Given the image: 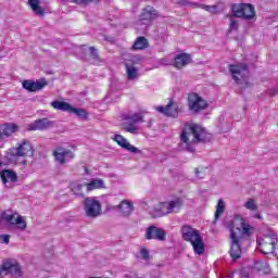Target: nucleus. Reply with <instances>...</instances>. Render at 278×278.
<instances>
[{
    "label": "nucleus",
    "mask_w": 278,
    "mask_h": 278,
    "mask_svg": "<svg viewBox=\"0 0 278 278\" xmlns=\"http://www.w3.org/2000/svg\"><path fill=\"white\" fill-rule=\"evenodd\" d=\"M212 135L199 124L187 122L180 132V144L189 153L197 151V144L210 142Z\"/></svg>",
    "instance_id": "f257e3e1"
},
{
    "label": "nucleus",
    "mask_w": 278,
    "mask_h": 278,
    "mask_svg": "<svg viewBox=\"0 0 278 278\" xmlns=\"http://www.w3.org/2000/svg\"><path fill=\"white\" fill-rule=\"evenodd\" d=\"M244 236H251V226L244 222L240 215H236L230 227V257L233 262H238L242 257V248L240 240Z\"/></svg>",
    "instance_id": "f03ea898"
},
{
    "label": "nucleus",
    "mask_w": 278,
    "mask_h": 278,
    "mask_svg": "<svg viewBox=\"0 0 278 278\" xmlns=\"http://www.w3.org/2000/svg\"><path fill=\"white\" fill-rule=\"evenodd\" d=\"M180 233L185 242H190L195 255H203L205 253V243L201 232L190 225H184L180 228Z\"/></svg>",
    "instance_id": "7ed1b4c3"
},
{
    "label": "nucleus",
    "mask_w": 278,
    "mask_h": 278,
    "mask_svg": "<svg viewBox=\"0 0 278 278\" xmlns=\"http://www.w3.org/2000/svg\"><path fill=\"white\" fill-rule=\"evenodd\" d=\"M232 16L242 21H255V7L248 3L232 4Z\"/></svg>",
    "instance_id": "20e7f679"
},
{
    "label": "nucleus",
    "mask_w": 278,
    "mask_h": 278,
    "mask_svg": "<svg viewBox=\"0 0 278 278\" xmlns=\"http://www.w3.org/2000/svg\"><path fill=\"white\" fill-rule=\"evenodd\" d=\"M85 216L87 218H99L103 214L101 202L94 198H86L83 202Z\"/></svg>",
    "instance_id": "39448f33"
},
{
    "label": "nucleus",
    "mask_w": 278,
    "mask_h": 278,
    "mask_svg": "<svg viewBox=\"0 0 278 278\" xmlns=\"http://www.w3.org/2000/svg\"><path fill=\"white\" fill-rule=\"evenodd\" d=\"M125 121L126 122L123 123L124 131L136 136L140 134V126H138V123H144V115H142V113H135L132 115L126 116Z\"/></svg>",
    "instance_id": "423d86ee"
},
{
    "label": "nucleus",
    "mask_w": 278,
    "mask_h": 278,
    "mask_svg": "<svg viewBox=\"0 0 278 278\" xmlns=\"http://www.w3.org/2000/svg\"><path fill=\"white\" fill-rule=\"evenodd\" d=\"M229 72L236 84H240V81L249 77V65L245 63L231 64Z\"/></svg>",
    "instance_id": "0eeeda50"
},
{
    "label": "nucleus",
    "mask_w": 278,
    "mask_h": 278,
    "mask_svg": "<svg viewBox=\"0 0 278 278\" xmlns=\"http://www.w3.org/2000/svg\"><path fill=\"white\" fill-rule=\"evenodd\" d=\"M10 153L15 160H18V157H31L34 155V147L29 141L24 140L17 148H12Z\"/></svg>",
    "instance_id": "6e6552de"
},
{
    "label": "nucleus",
    "mask_w": 278,
    "mask_h": 278,
    "mask_svg": "<svg viewBox=\"0 0 278 278\" xmlns=\"http://www.w3.org/2000/svg\"><path fill=\"white\" fill-rule=\"evenodd\" d=\"M277 235L269 233L265 235L263 241L260 243V251L263 255H270L275 253V247H277Z\"/></svg>",
    "instance_id": "1a4fd4ad"
},
{
    "label": "nucleus",
    "mask_w": 278,
    "mask_h": 278,
    "mask_svg": "<svg viewBox=\"0 0 278 278\" xmlns=\"http://www.w3.org/2000/svg\"><path fill=\"white\" fill-rule=\"evenodd\" d=\"M52 155L55 162H58V164H60L61 166H64V164H66V162H70V160H75V152L64 147H58L56 149H54L52 151Z\"/></svg>",
    "instance_id": "9d476101"
},
{
    "label": "nucleus",
    "mask_w": 278,
    "mask_h": 278,
    "mask_svg": "<svg viewBox=\"0 0 278 278\" xmlns=\"http://www.w3.org/2000/svg\"><path fill=\"white\" fill-rule=\"evenodd\" d=\"M188 108L191 112H201L207 109V101L203 100L199 93L192 92L188 96Z\"/></svg>",
    "instance_id": "9b49d317"
},
{
    "label": "nucleus",
    "mask_w": 278,
    "mask_h": 278,
    "mask_svg": "<svg viewBox=\"0 0 278 278\" xmlns=\"http://www.w3.org/2000/svg\"><path fill=\"white\" fill-rule=\"evenodd\" d=\"M111 210L118 212V214L122 216V218H129V216H131V214H134V212H136L134 202H131L129 200H122L119 202V204L112 206Z\"/></svg>",
    "instance_id": "f8f14e48"
},
{
    "label": "nucleus",
    "mask_w": 278,
    "mask_h": 278,
    "mask_svg": "<svg viewBox=\"0 0 278 278\" xmlns=\"http://www.w3.org/2000/svg\"><path fill=\"white\" fill-rule=\"evenodd\" d=\"M2 220L9 223L10 225H15L20 231H25L27 229V222L23 219V216L16 214H10V212H3L1 215Z\"/></svg>",
    "instance_id": "ddd939ff"
},
{
    "label": "nucleus",
    "mask_w": 278,
    "mask_h": 278,
    "mask_svg": "<svg viewBox=\"0 0 278 278\" xmlns=\"http://www.w3.org/2000/svg\"><path fill=\"white\" fill-rule=\"evenodd\" d=\"M146 240H159L164 242L166 240V230L156 226H150L146 230Z\"/></svg>",
    "instance_id": "4468645a"
},
{
    "label": "nucleus",
    "mask_w": 278,
    "mask_h": 278,
    "mask_svg": "<svg viewBox=\"0 0 278 278\" xmlns=\"http://www.w3.org/2000/svg\"><path fill=\"white\" fill-rule=\"evenodd\" d=\"M12 275V277H21V265L14 261H5L0 266V274Z\"/></svg>",
    "instance_id": "2eb2a0df"
},
{
    "label": "nucleus",
    "mask_w": 278,
    "mask_h": 278,
    "mask_svg": "<svg viewBox=\"0 0 278 278\" xmlns=\"http://www.w3.org/2000/svg\"><path fill=\"white\" fill-rule=\"evenodd\" d=\"M48 83L45 78L38 79L36 81L34 80H24L22 86L25 88V90H28V92H38V90H42L45 86H47Z\"/></svg>",
    "instance_id": "dca6fc26"
},
{
    "label": "nucleus",
    "mask_w": 278,
    "mask_h": 278,
    "mask_svg": "<svg viewBox=\"0 0 278 278\" xmlns=\"http://www.w3.org/2000/svg\"><path fill=\"white\" fill-rule=\"evenodd\" d=\"M113 140L118 144V147L125 149L126 151H129L130 153H142V151L129 143V141L125 139V137H123L122 135H115Z\"/></svg>",
    "instance_id": "f3484780"
},
{
    "label": "nucleus",
    "mask_w": 278,
    "mask_h": 278,
    "mask_svg": "<svg viewBox=\"0 0 278 278\" xmlns=\"http://www.w3.org/2000/svg\"><path fill=\"white\" fill-rule=\"evenodd\" d=\"M156 112L164 114V116H170L172 118H177L179 112L175 108V101L169 100L165 106H156Z\"/></svg>",
    "instance_id": "a211bd4d"
},
{
    "label": "nucleus",
    "mask_w": 278,
    "mask_h": 278,
    "mask_svg": "<svg viewBox=\"0 0 278 278\" xmlns=\"http://www.w3.org/2000/svg\"><path fill=\"white\" fill-rule=\"evenodd\" d=\"M50 127H53V123L47 117L37 119L28 125L29 131H43L45 129H49Z\"/></svg>",
    "instance_id": "6ab92c4d"
},
{
    "label": "nucleus",
    "mask_w": 278,
    "mask_h": 278,
    "mask_svg": "<svg viewBox=\"0 0 278 278\" xmlns=\"http://www.w3.org/2000/svg\"><path fill=\"white\" fill-rule=\"evenodd\" d=\"M155 18H157V11L151 5H148L144 9H142L139 15V21L141 23H151V21Z\"/></svg>",
    "instance_id": "aec40b11"
},
{
    "label": "nucleus",
    "mask_w": 278,
    "mask_h": 278,
    "mask_svg": "<svg viewBox=\"0 0 278 278\" xmlns=\"http://www.w3.org/2000/svg\"><path fill=\"white\" fill-rule=\"evenodd\" d=\"M170 211L168 210L167 202H161L156 204L151 211L152 218H162L163 216H168Z\"/></svg>",
    "instance_id": "412c9836"
},
{
    "label": "nucleus",
    "mask_w": 278,
    "mask_h": 278,
    "mask_svg": "<svg viewBox=\"0 0 278 278\" xmlns=\"http://www.w3.org/2000/svg\"><path fill=\"white\" fill-rule=\"evenodd\" d=\"M190 62H192V58L190 56V54L180 53L175 56L173 66H175V68L181 70L185 66H188Z\"/></svg>",
    "instance_id": "4be33fe9"
},
{
    "label": "nucleus",
    "mask_w": 278,
    "mask_h": 278,
    "mask_svg": "<svg viewBox=\"0 0 278 278\" xmlns=\"http://www.w3.org/2000/svg\"><path fill=\"white\" fill-rule=\"evenodd\" d=\"M0 177L2 179V182L4 186H8L10 182L17 181L18 176L16 175V172L12 169H4L1 172Z\"/></svg>",
    "instance_id": "5701e85b"
},
{
    "label": "nucleus",
    "mask_w": 278,
    "mask_h": 278,
    "mask_svg": "<svg viewBox=\"0 0 278 278\" xmlns=\"http://www.w3.org/2000/svg\"><path fill=\"white\" fill-rule=\"evenodd\" d=\"M28 5L36 16H45L47 10L40 5V0H28Z\"/></svg>",
    "instance_id": "b1692460"
},
{
    "label": "nucleus",
    "mask_w": 278,
    "mask_h": 278,
    "mask_svg": "<svg viewBox=\"0 0 278 278\" xmlns=\"http://www.w3.org/2000/svg\"><path fill=\"white\" fill-rule=\"evenodd\" d=\"M18 131V126L15 124H4L0 126V134L2 138H10L12 134H16Z\"/></svg>",
    "instance_id": "393cba45"
},
{
    "label": "nucleus",
    "mask_w": 278,
    "mask_h": 278,
    "mask_svg": "<svg viewBox=\"0 0 278 278\" xmlns=\"http://www.w3.org/2000/svg\"><path fill=\"white\" fill-rule=\"evenodd\" d=\"M167 203V208L169 210V214H177L184 207V200L181 198H176Z\"/></svg>",
    "instance_id": "a878e982"
},
{
    "label": "nucleus",
    "mask_w": 278,
    "mask_h": 278,
    "mask_svg": "<svg viewBox=\"0 0 278 278\" xmlns=\"http://www.w3.org/2000/svg\"><path fill=\"white\" fill-rule=\"evenodd\" d=\"M125 67H126L127 79L129 81H134V79H138V67L134 65H129L128 63H125Z\"/></svg>",
    "instance_id": "bb28decb"
},
{
    "label": "nucleus",
    "mask_w": 278,
    "mask_h": 278,
    "mask_svg": "<svg viewBox=\"0 0 278 278\" xmlns=\"http://www.w3.org/2000/svg\"><path fill=\"white\" fill-rule=\"evenodd\" d=\"M149 47V40L144 37H138L132 46L135 51H142V49H147Z\"/></svg>",
    "instance_id": "cd10ccee"
},
{
    "label": "nucleus",
    "mask_w": 278,
    "mask_h": 278,
    "mask_svg": "<svg viewBox=\"0 0 278 278\" xmlns=\"http://www.w3.org/2000/svg\"><path fill=\"white\" fill-rule=\"evenodd\" d=\"M52 108H54V110H60L61 112H71V108L72 105L68 104L67 102L64 101H53L51 102Z\"/></svg>",
    "instance_id": "c85d7f7f"
},
{
    "label": "nucleus",
    "mask_w": 278,
    "mask_h": 278,
    "mask_svg": "<svg viewBox=\"0 0 278 278\" xmlns=\"http://www.w3.org/2000/svg\"><path fill=\"white\" fill-rule=\"evenodd\" d=\"M101 188H105V182L103 181V179H93L89 184H87V190L89 191Z\"/></svg>",
    "instance_id": "c756f323"
},
{
    "label": "nucleus",
    "mask_w": 278,
    "mask_h": 278,
    "mask_svg": "<svg viewBox=\"0 0 278 278\" xmlns=\"http://www.w3.org/2000/svg\"><path fill=\"white\" fill-rule=\"evenodd\" d=\"M194 8H201L202 10H205V12H210V14H218V5H207V4H199V3H192Z\"/></svg>",
    "instance_id": "7c9ffc66"
},
{
    "label": "nucleus",
    "mask_w": 278,
    "mask_h": 278,
    "mask_svg": "<svg viewBox=\"0 0 278 278\" xmlns=\"http://www.w3.org/2000/svg\"><path fill=\"white\" fill-rule=\"evenodd\" d=\"M70 114H75L76 116H78V118H83V121H88V112H86V110L84 109H76L71 106Z\"/></svg>",
    "instance_id": "2f4dec72"
},
{
    "label": "nucleus",
    "mask_w": 278,
    "mask_h": 278,
    "mask_svg": "<svg viewBox=\"0 0 278 278\" xmlns=\"http://www.w3.org/2000/svg\"><path fill=\"white\" fill-rule=\"evenodd\" d=\"M224 213H225V202L223 201V199H219L217 203V208L215 212L214 223H216V220H218V218H220V216H223Z\"/></svg>",
    "instance_id": "473e14b6"
},
{
    "label": "nucleus",
    "mask_w": 278,
    "mask_h": 278,
    "mask_svg": "<svg viewBox=\"0 0 278 278\" xmlns=\"http://www.w3.org/2000/svg\"><path fill=\"white\" fill-rule=\"evenodd\" d=\"M90 55L93 60V64H101V58H99V51L94 47H89Z\"/></svg>",
    "instance_id": "72a5a7b5"
},
{
    "label": "nucleus",
    "mask_w": 278,
    "mask_h": 278,
    "mask_svg": "<svg viewBox=\"0 0 278 278\" xmlns=\"http://www.w3.org/2000/svg\"><path fill=\"white\" fill-rule=\"evenodd\" d=\"M244 208H245V210H250V212H257V204H255V200L249 199V200L244 203Z\"/></svg>",
    "instance_id": "f704fd0d"
},
{
    "label": "nucleus",
    "mask_w": 278,
    "mask_h": 278,
    "mask_svg": "<svg viewBox=\"0 0 278 278\" xmlns=\"http://www.w3.org/2000/svg\"><path fill=\"white\" fill-rule=\"evenodd\" d=\"M83 188H84V185H73L72 186L73 194H75V197L84 198V191H81Z\"/></svg>",
    "instance_id": "c9c22d12"
},
{
    "label": "nucleus",
    "mask_w": 278,
    "mask_h": 278,
    "mask_svg": "<svg viewBox=\"0 0 278 278\" xmlns=\"http://www.w3.org/2000/svg\"><path fill=\"white\" fill-rule=\"evenodd\" d=\"M140 255L141 260H143L144 262H149L151 260V254L149 253V250L147 248L140 249Z\"/></svg>",
    "instance_id": "e433bc0d"
},
{
    "label": "nucleus",
    "mask_w": 278,
    "mask_h": 278,
    "mask_svg": "<svg viewBox=\"0 0 278 278\" xmlns=\"http://www.w3.org/2000/svg\"><path fill=\"white\" fill-rule=\"evenodd\" d=\"M240 25L238 21L233 20V15L230 16L229 31H238Z\"/></svg>",
    "instance_id": "4c0bfd02"
},
{
    "label": "nucleus",
    "mask_w": 278,
    "mask_h": 278,
    "mask_svg": "<svg viewBox=\"0 0 278 278\" xmlns=\"http://www.w3.org/2000/svg\"><path fill=\"white\" fill-rule=\"evenodd\" d=\"M93 1L99 0H72V3H76V5H90V3H93Z\"/></svg>",
    "instance_id": "58836bf2"
},
{
    "label": "nucleus",
    "mask_w": 278,
    "mask_h": 278,
    "mask_svg": "<svg viewBox=\"0 0 278 278\" xmlns=\"http://www.w3.org/2000/svg\"><path fill=\"white\" fill-rule=\"evenodd\" d=\"M197 179H205V172L200 170L199 168L194 169Z\"/></svg>",
    "instance_id": "ea45409f"
},
{
    "label": "nucleus",
    "mask_w": 278,
    "mask_h": 278,
    "mask_svg": "<svg viewBox=\"0 0 278 278\" xmlns=\"http://www.w3.org/2000/svg\"><path fill=\"white\" fill-rule=\"evenodd\" d=\"M130 62H132V64H140L142 62V58L140 55H131Z\"/></svg>",
    "instance_id": "a19ab883"
},
{
    "label": "nucleus",
    "mask_w": 278,
    "mask_h": 278,
    "mask_svg": "<svg viewBox=\"0 0 278 278\" xmlns=\"http://www.w3.org/2000/svg\"><path fill=\"white\" fill-rule=\"evenodd\" d=\"M0 241L2 244H10V235H0Z\"/></svg>",
    "instance_id": "79ce46f5"
},
{
    "label": "nucleus",
    "mask_w": 278,
    "mask_h": 278,
    "mask_svg": "<svg viewBox=\"0 0 278 278\" xmlns=\"http://www.w3.org/2000/svg\"><path fill=\"white\" fill-rule=\"evenodd\" d=\"M192 3H197V2H190V0H179L178 2L179 5H191L192 8H194Z\"/></svg>",
    "instance_id": "37998d69"
},
{
    "label": "nucleus",
    "mask_w": 278,
    "mask_h": 278,
    "mask_svg": "<svg viewBox=\"0 0 278 278\" xmlns=\"http://www.w3.org/2000/svg\"><path fill=\"white\" fill-rule=\"evenodd\" d=\"M159 64H161V66H168V61L166 59H160Z\"/></svg>",
    "instance_id": "c03bdc74"
},
{
    "label": "nucleus",
    "mask_w": 278,
    "mask_h": 278,
    "mask_svg": "<svg viewBox=\"0 0 278 278\" xmlns=\"http://www.w3.org/2000/svg\"><path fill=\"white\" fill-rule=\"evenodd\" d=\"M269 94L271 97H275L276 94H278V89H269Z\"/></svg>",
    "instance_id": "a18cd8bd"
},
{
    "label": "nucleus",
    "mask_w": 278,
    "mask_h": 278,
    "mask_svg": "<svg viewBox=\"0 0 278 278\" xmlns=\"http://www.w3.org/2000/svg\"><path fill=\"white\" fill-rule=\"evenodd\" d=\"M17 164H22L23 166H26L27 160L23 159L21 161H17Z\"/></svg>",
    "instance_id": "49530a36"
},
{
    "label": "nucleus",
    "mask_w": 278,
    "mask_h": 278,
    "mask_svg": "<svg viewBox=\"0 0 278 278\" xmlns=\"http://www.w3.org/2000/svg\"><path fill=\"white\" fill-rule=\"evenodd\" d=\"M84 168H85V174L89 175L90 174V169H88V167H86V166Z\"/></svg>",
    "instance_id": "de8ad7c7"
},
{
    "label": "nucleus",
    "mask_w": 278,
    "mask_h": 278,
    "mask_svg": "<svg viewBox=\"0 0 278 278\" xmlns=\"http://www.w3.org/2000/svg\"><path fill=\"white\" fill-rule=\"evenodd\" d=\"M61 3H63V5H66V3H68V0H61Z\"/></svg>",
    "instance_id": "09e8293b"
},
{
    "label": "nucleus",
    "mask_w": 278,
    "mask_h": 278,
    "mask_svg": "<svg viewBox=\"0 0 278 278\" xmlns=\"http://www.w3.org/2000/svg\"><path fill=\"white\" fill-rule=\"evenodd\" d=\"M162 277V274L159 273V275L154 276V278Z\"/></svg>",
    "instance_id": "8fccbe9b"
},
{
    "label": "nucleus",
    "mask_w": 278,
    "mask_h": 278,
    "mask_svg": "<svg viewBox=\"0 0 278 278\" xmlns=\"http://www.w3.org/2000/svg\"><path fill=\"white\" fill-rule=\"evenodd\" d=\"M72 149H77V147L73 146Z\"/></svg>",
    "instance_id": "3c124183"
},
{
    "label": "nucleus",
    "mask_w": 278,
    "mask_h": 278,
    "mask_svg": "<svg viewBox=\"0 0 278 278\" xmlns=\"http://www.w3.org/2000/svg\"><path fill=\"white\" fill-rule=\"evenodd\" d=\"M149 127H151V122L149 123Z\"/></svg>",
    "instance_id": "603ef678"
}]
</instances>
